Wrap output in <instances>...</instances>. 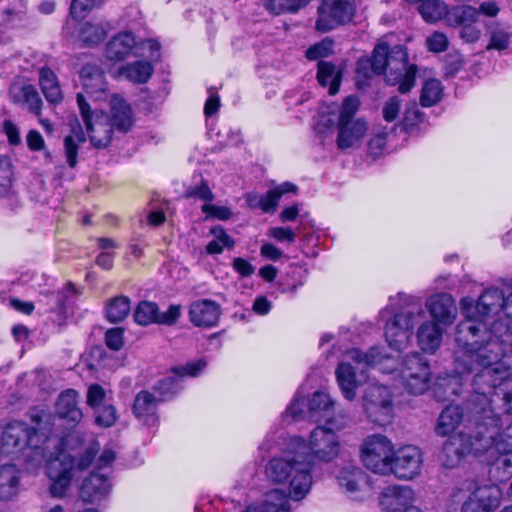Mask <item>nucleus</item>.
<instances>
[{"label":"nucleus","instance_id":"nucleus-46","mask_svg":"<svg viewBox=\"0 0 512 512\" xmlns=\"http://www.w3.org/2000/svg\"><path fill=\"white\" fill-rule=\"evenodd\" d=\"M158 306L154 302L142 301L134 311V320L137 324L147 326L153 323L157 324Z\"/></svg>","mask_w":512,"mask_h":512},{"label":"nucleus","instance_id":"nucleus-10","mask_svg":"<svg viewBox=\"0 0 512 512\" xmlns=\"http://www.w3.org/2000/svg\"><path fill=\"white\" fill-rule=\"evenodd\" d=\"M480 435H482V426H476L474 433L460 432L448 439L442 449L443 465L453 468L465 455L478 456L485 453L487 442H481Z\"/></svg>","mask_w":512,"mask_h":512},{"label":"nucleus","instance_id":"nucleus-14","mask_svg":"<svg viewBox=\"0 0 512 512\" xmlns=\"http://www.w3.org/2000/svg\"><path fill=\"white\" fill-rule=\"evenodd\" d=\"M77 103L91 144L98 149L106 148L111 142L114 127L109 117L104 113H92L81 93L77 94Z\"/></svg>","mask_w":512,"mask_h":512},{"label":"nucleus","instance_id":"nucleus-54","mask_svg":"<svg viewBox=\"0 0 512 512\" xmlns=\"http://www.w3.org/2000/svg\"><path fill=\"white\" fill-rule=\"evenodd\" d=\"M495 340L503 343V354L500 356V358L501 361L507 362V356L512 355V321L503 323L502 337L498 339L495 338Z\"/></svg>","mask_w":512,"mask_h":512},{"label":"nucleus","instance_id":"nucleus-38","mask_svg":"<svg viewBox=\"0 0 512 512\" xmlns=\"http://www.w3.org/2000/svg\"><path fill=\"white\" fill-rule=\"evenodd\" d=\"M39 85L48 102L54 104L61 102L62 91L55 73L50 68H40Z\"/></svg>","mask_w":512,"mask_h":512},{"label":"nucleus","instance_id":"nucleus-1","mask_svg":"<svg viewBox=\"0 0 512 512\" xmlns=\"http://www.w3.org/2000/svg\"><path fill=\"white\" fill-rule=\"evenodd\" d=\"M504 300L503 291L495 287L486 289L477 302L470 296L461 299L463 320L455 330V373L437 377L434 389L439 399L457 396L464 374H474L475 385L485 392L512 378V355L507 362L501 361L503 343L495 340L502 337Z\"/></svg>","mask_w":512,"mask_h":512},{"label":"nucleus","instance_id":"nucleus-58","mask_svg":"<svg viewBox=\"0 0 512 512\" xmlns=\"http://www.w3.org/2000/svg\"><path fill=\"white\" fill-rule=\"evenodd\" d=\"M449 44L447 36L442 32H434L431 36L427 37V48L432 52H443L447 49Z\"/></svg>","mask_w":512,"mask_h":512},{"label":"nucleus","instance_id":"nucleus-55","mask_svg":"<svg viewBox=\"0 0 512 512\" xmlns=\"http://www.w3.org/2000/svg\"><path fill=\"white\" fill-rule=\"evenodd\" d=\"M182 314V306L180 304H172L168 307L167 311L159 312L157 324L174 325Z\"/></svg>","mask_w":512,"mask_h":512},{"label":"nucleus","instance_id":"nucleus-51","mask_svg":"<svg viewBox=\"0 0 512 512\" xmlns=\"http://www.w3.org/2000/svg\"><path fill=\"white\" fill-rule=\"evenodd\" d=\"M106 391L99 384H91L87 390L86 403L92 409H96L99 406L107 404L106 402Z\"/></svg>","mask_w":512,"mask_h":512},{"label":"nucleus","instance_id":"nucleus-17","mask_svg":"<svg viewBox=\"0 0 512 512\" xmlns=\"http://www.w3.org/2000/svg\"><path fill=\"white\" fill-rule=\"evenodd\" d=\"M478 22V11L470 5L451 7L448 18V26L460 27L459 37L465 43H475L480 40L482 31L476 26Z\"/></svg>","mask_w":512,"mask_h":512},{"label":"nucleus","instance_id":"nucleus-4","mask_svg":"<svg viewBox=\"0 0 512 512\" xmlns=\"http://www.w3.org/2000/svg\"><path fill=\"white\" fill-rule=\"evenodd\" d=\"M359 106L358 97L350 95L341 105L330 104L322 107L315 126L317 133L325 135L337 126L338 149L357 147L368 131V122L362 117H356Z\"/></svg>","mask_w":512,"mask_h":512},{"label":"nucleus","instance_id":"nucleus-28","mask_svg":"<svg viewBox=\"0 0 512 512\" xmlns=\"http://www.w3.org/2000/svg\"><path fill=\"white\" fill-rule=\"evenodd\" d=\"M162 400L147 391H141L136 395L132 407L135 417L144 425H155L158 420L157 406Z\"/></svg>","mask_w":512,"mask_h":512},{"label":"nucleus","instance_id":"nucleus-31","mask_svg":"<svg viewBox=\"0 0 512 512\" xmlns=\"http://www.w3.org/2000/svg\"><path fill=\"white\" fill-rule=\"evenodd\" d=\"M20 473L14 464L3 462L0 457V500L13 499L19 489Z\"/></svg>","mask_w":512,"mask_h":512},{"label":"nucleus","instance_id":"nucleus-40","mask_svg":"<svg viewBox=\"0 0 512 512\" xmlns=\"http://www.w3.org/2000/svg\"><path fill=\"white\" fill-rule=\"evenodd\" d=\"M153 71L152 62L145 60L131 62L120 69V73L133 83H146Z\"/></svg>","mask_w":512,"mask_h":512},{"label":"nucleus","instance_id":"nucleus-49","mask_svg":"<svg viewBox=\"0 0 512 512\" xmlns=\"http://www.w3.org/2000/svg\"><path fill=\"white\" fill-rule=\"evenodd\" d=\"M308 401H306L301 395L300 392H297L293 401L288 406L284 413V418L290 417L294 421L308 419Z\"/></svg>","mask_w":512,"mask_h":512},{"label":"nucleus","instance_id":"nucleus-29","mask_svg":"<svg viewBox=\"0 0 512 512\" xmlns=\"http://www.w3.org/2000/svg\"><path fill=\"white\" fill-rule=\"evenodd\" d=\"M334 411V401L331 399L329 394L323 391L315 392L312 398L308 400L307 413L310 421L318 422L325 420L327 423L335 426L332 419Z\"/></svg>","mask_w":512,"mask_h":512},{"label":"nucleus","instance_id":"nucleus-35","mask_svg":"<svg viewBox=\"0 0 512 512\" xmlns=\"http://www.w3.org/2000/svg\"><path fill=\"white\" fill-rule=\"evenodd\" d=\"M485 28L489 38L486 46L487 51H503L509 47L512 32L507 26L499 22H488L485 24Z\"/></svg>","mask_w":512,"mask_h":512},{"label":"nucleus","instance_id":"nucleus-8","mask_svg":"<svg viewBox=\"0 0 512 512\" xmlns=\"http://www.w3.org/2000/svg\"><path fill=\"white\" fill-rule=\"evenodd\" d=\"M371 66L375 74L385 73L389 85L398 84L401 93L409 92L415 84L417 67L408 63L407 52L401 45L391 50L385 42L376 45Z\"/></svg>","mask_w":512,"mask_h":512},{"label":"nucleus","instance_id":"nucleus-13","mask_svg":"<svg viewBox=\"0 0 512 512\" xmlns=\"http://www.w3.org/2000/svg\"><path fill=\"white\" fill-rule=\"evenodd\" d=\"M393 452V443L382 434L367 436L361 445L363 464L367 469L381 475L389 474Z\"/></svg>","mask_w":512,"mask_h":512},{"label":"nucleus","instance_id":"nucleus-24","mask_svg":"<svg viewBox=\"0 0 512 512\" xmlns=\"http://www.w3.org/2000/svg\"><path fill=\"white\" fill-rule=\"evenodd\" d=\"M80 78L85 93L94 101L108 99L107 82L103 71L95 64H86L81 68Z\"/></svg>","mask_w":512,"mask_h":512},{"label":"nucleus","instance_id":"nucleus-23","mask_svg":"<svg viewBox=\"0 0 512 512\" xmlns=\"http://www.w3.org/2000/svg\"><path fill=\"white\" fill-rule=\"evenodd\" d=\"M415 500L414 491L404 485H389L381 490L378 496V505L388 512L404 510Z\"/></svg>","mask_w":512,"mask_h":512},{"label":"nucleus","instance_id":"nucleus-61","mask_svg":"<svg viewBox=\"0 0 512 512\" xmlns=\"http://www.w3.org/2000/svg\"><path fill=\"white\" fill-rule=\"evenodd\" d=\"M124 330L122 328H111L106 331L105 342L112 350H120L124 344Z\"/></svg>","mask_w":512,"mask_h":512},{"label":"nucleus","instance_id":"nucleus-20","mask_svg":"<svg viewBox=\"0 0 512 512\" xmlns=\"http://www.w3.org/2000/svg\"><path fill=\"white\" fill-rule=\"evenodd\" d=\"M55 417L68 427H75L82 418L80 395L74 389L62 391L55 402Z\"/></svg>","mask_w":512,"mask_h":512},{"label":"nucleus","instance_id":"nucleus-53","mask_svg":"<svg viewBox=\"0 0 512 512\" xmlns=\"http://www.w3.org/2000/svg\"><path fill=\"white\" fill-rule=\"evenodd\" d=\"M332 49H333L332 40L326 38V39L314 44L310 48H308L306 51V57L309 60H317L320 58H324V57L329 56L332 53Z\"/></svg>","mask_w":512,"mask_h":512},{"label":"nucleus","instance_id":"nucleus-5","mask_svg":"<svg viewBox=\"0 0 512 512\" xmlns=\"http://www.w3.org/2000/svg\"><path fill=\"white\" fill-rule=\"evenodd\" d=\"M36 426L30 428L25 422L11 421L0 431V446L3 454L18 456L26 450L28 458L42 457V445L48 440L52 432V416L39 412L32 416Z\"/></svg>","mask_w":512,"mask_h":512},{"label":"nucleus","instance_id":"nucleus-6","mask_svg":"<svg viewBox=\"0 0 512 512\" xmlns=\"http://www.w3.org/2000/svg\"><path fill=\"white\" fill-rule=\"evenodd\" d=\"M309 461L301 455L288 451L286 444L284 456L271 458L265 466V475L269 482L288 487L289 496L295 501L302 500L312 485Z\"/></svg>","mask_w":512,"mask_h":512},{"label":"nucleus","instance_id":"nucleus-22","mask_svg":"<svg viewBox=\"0 0 512 512\" xmlns=\"http://www.w3.org/2000/svg\"><path fill=\"white\" fill-rule=\"evenodd\" d=\"M10 100L29 112L39 116L41 114L42 99L34 85L26 80L17 78L13 80L9 86Z\"/></svg>","mask_w":512,"mask_h":512},{"label":"nucleus","instance_id":"nucleus-52","mask_svg":"<svg viewBox=\"0 0 512 512\" xmlns=\"http://www.w3.org/2000/svg\"><path fill=\"white\" fill-rule=\"evenodd\" d=\"M402 108V100L397 96L388 98L382 107V116L386 122H394L399 118Z\"/></svg>","mask_w":512,"mask_h":512},{"label":"nucleus","instance_id":"nucleus-16","mask_svg":"<svg viewBox=\"0 0 512 512\" xmlns=\"http://www.w3.org/2000/svg\"><path fill=\"white\" fill-rule=\"evenodd\" d=\"M423 464L421 450L413 445H406L393 452L389 474L400 480H412L420 474Z\"/></svg>","mask_w":512,"mask_h":512},{"label":"nucleus","instance_id":"nucleus-64","mask_svg":"<svg viewBox=\"0 0 512 512\" xmlns=\"http://www.w3.org/2000/svg\"><path fill=\"white\" fill-rule=\"evenodd\" d=\"M388 132L385 129L376 130L369 141L370 151L377 155L380 153L386 144V137Z\"/></svg>","mask_w":512,"mask_h":512},{"label":"nucleus","instance_id":"nucleus-3","mask_svg":"<svg viewBox=\"0 0 512 512\" xmlns=\"http://www.w3.org/2000/svg\"><path fill=\"white\" fill-rule=\"evenodd\" d=\"M347 357L357 365H379L383 373L395 374L411 394H423L430 387V366L420 353L414 352L405 356L397 367V361L382 355L378 347H372L366 353H362L359 349H352L347 352Z\"/></svg>","mask_w":512,"mask_h":512},{"label":"nucleus","instance_id":"nucleus-9","mask_svg":"<svg viewBox=\"0 0 512 512\" xmlns=\"http://www.w3.org/2000/svg\"><path fill=\"white\" fill-rule=\"evenodd\" d=\"M340 439L331 428L319 425L309 434L308 441L300 436L288 440V451L301 455L309 461V466L315 462L330 463L340 454Z\"/></svg>","mask_w":512,"mask_h":512},{"label":"nucleus","instance_id":"nucleus-50","mask_svg":"<svg viewBox=\"0 0 512 512\" xmlns=\"http://www.w3.org/2000/svg\"><path fill=\"white\" fill-rule=\"evenodd\" d=\"M93 412L96 424L105 428L113 426L118 418L115 407L110 403L99 406Z\"/></svg>","mask_w":512,"mask_h":512},{"label":"nucleus","instance_id":"nucleus-48","mask_svg":"<svg viewBox=\"0 0 512 512\" xmlns=\"http://www.w3.org/2000/svg\"><path fill=\"white\" fill-rule=\"evenodd\" d=\"M13 169L9 157L0 156V196H7L12 191Z\"/></svg>","mask_w":512,"mask_h":512},{"label":"nucleus","instance_id":"nucleus-56","mask_svg":"<svg viewBox=\"0 0 512 512\" xmlns=\"http://www.w3.org/2000/svg\"><path fill=\"white\" fill-rule=\"evenodd\" d=\"M96 0H73L70 15L73 19H82L95 6Z\"/></svg>","mask_w":512,"mask_h":512},{"label":"nucleus","instance_id":"nucleus-57","mask_svg":"<svg viewBox=\"0 0 512 512\" xmlns=\"http://www.w3.org/2000/svg\"><path fill=\"white\" fill-rule=\"evenodd\" d=\"M186 197L202 201H212L214 199V195L205 181H202L200 185L189 187L186 190Z\"/></svg>","mask_w":512,"mask_h":512},{"label":"nucleus","instance_id":"nucleus-36","mask_svg":"<svg viewBox=\"0 0 512 512\" xmlns=\"http://www.w3.org/2000/svg\"><path fill=\"white\" fill-rule=\"evenodd\" d=\"M463 420V411L459 406H447L439 415L435 432L438 436H447L454 432Z\"/></svg>","mask_w":512,"mask_h":512},{"label":"nucleus","instance_id":"nucleus-18","mask_svg":"<svg viewBox=\"0 0 512 512\" xmlns=\"http://www.w3.org/2000/svg\"><path fill=\"white\" fill-rule=\"evenodd\" d=\"M75 468L74 459L67 453L49 461L47 475L51 480L50 493L53 497L61 498L68 490Z\"/></svg>","mask_w":512,"mask_h":512},{"label":"nucleus","instance_id":"nucleus-21","mask_svg":"<svg viewBox=\"0 0 512 512\" xmlns=\"http://www.w3.org/2000/svg\"><path fill=\"white\" fill-rule=\"evenodd\" d=\"M339 486L352 499L360 500L369 493L368 476L359 467L344 466L337 476Z\"/></svg>","mask_w":512,"mask_h":512},{"label":"nucleus","instance_id":"nucleus-42","mask_svg":"<svg viewBox=\"0 0 512 512\" xmlns=\"http://www.w3.org/2000/svg\"><path fill=\"white\" fill-rule=\"evenodd\" d=\"M130 310V299L126 296L114 297L105 306L106 317L111 323L123 321L129 315Z\"/></svg>","mask_w":512,"mask_h":512},{"label":"nucleus","instance_id":"nucleus-11","mask_svg":"<svg viewBox=\"0 0 512 512\" xmlns=\"http://www.w3.org/2000/svg\"><path fill=\"white\" fill-rule=\"evenodd\" d=\"M468 492L461 506V512H493L502 499L501 489L494 484L474 486L473 482H466L464 488L457 489L453 494L455 500H460Z\"/></svg>","mask_w":512,"mask_h":512},{"label":"nucleus","instance_id":"nucleus-33","mask_svg":"<svg viewBox=\"0 0 512 512\" xmlns=\"http://www.w3.org/2000/svg\"><path fill=\"white\" fill-rule=\"evenodd\" d=\"M111 117L113 126L122 131H128L133 125V116L130 106L119 95H113L110 100Z\"/></svg>","mask_w":512,"mask_h":512},{"label":"nucleus","instance_id":"nucleus-37","mask_svg":"<svg viewBox=\"0 0 512 512\" xmlns=\"http://www.w3.org/2000/svg\"><path fill=\"white\" fill-rule=\"evenodd\" d=\"M86 142L85 133L80 124L71 125V133L64 138V152L70 168L77 165V156L80 145Z\"/></svg>","mask_w":512,"mask_h":512},{"label":"nucleus","instance_id":"nucleus-47","mask_svg":"<svg viewBox=\"0 0 512 512\" xmlns=\"http://www.w3.org/2000/svg\"><path fill=\"white\" fill-rule=\"evenodd\" d=\"M309 2L310 0H267L266 8L276 15L296 13Z\"/></svg>","mask_w":512,"mask_h":512},{"label":"nucleus","instance_id":"nucleus-2","mask_svg":"<svg viewBox=\"0 0 512 512\" xmlns=\"http://www.w3.org/2000/svg\"><path fill=\"white\" fill-rule=\"evenodd\" d=\"M470 382L471 395L468 403L471 411L476 417V426H482V435L479 436L480 441L487 442V450H494L495 452H507L512 449V421L510 422L508 416H503L496 412L492 407L495 402V397L500 399L495 389L501 386L497 384L491 388L490 391L482 389L480 386L475 385L474 375L470 377L464 374V382ZM463 385V384H461ZM462 393V386H460V395Z\"/></svg>","mask_w":512,"mask_h":512},{"label":"nucleus","instance_id":"nucleus-43","mask_svg":"<svg viewBox=\"0 0 512 512\" xmlns=\"http://www.w3.org/2000/svg\"><path fill=\"white\" fill-rule=\"evenodd\" d=\"M289 493L280 489L271 490L262 503L263 512H289Z\"/></svg>","mask_w":512,"mask_h":512},{"label":"nucleus","instance_id":"nucleus-32","mask_svg":"<svg viewBox=\"0 0 512 512\" xmlns=\"http://www.w3.org/2000/svg\"><path fill=\"white\" fill-rule=\"evenodd\" d=\"M336 380L345 399L352 401L357 395L359 381L356 378L355 368L346 361L339 363L336 369Z\"/></svg>","mask_w":512,"mask_h":512},{"label":"nucleus","instance_id":"nucleus-30","mask_svg":"<svg viewBox=\"0 0 512 512\" xmlns=\"http://www.w3.org/2000/svg\"><path fill=\"white\" fill-rule=\"evenodd\" d=\"M111 489L107 476L100 472H92L81 487L80 496L84 502L94 503L105 497Z\"/></svg>","mask_w":512,"mask_h":512},{"label":"nucleus","instance_id":"nucleus-19","mask_svg":"<svg viewBox=\"0 0 512 512\" xmlns=\"http://www.w3.org/2000/svg\"><path fill=\"white\" fill-rule=\"evenodd\" d=\"M425 308L431 316L429 321L437 322L446 328L455 322L458 315L454 297L446 292L429 296L425 301Z\"/></svg>","mask_w":512,"mask_h":512},{"label":"nucleus","instance_id":"nucleus-12","mask_svg":"<svg viewBox=\"0 0 512 512\" xmlns=\"http://www.w3.org/2000/svg\"><path fill=\"white\" fill-rule=\"evenodd\" d=\"M362 406L367 417L375 424L386 425L393 418V395L386 385L369 383L362 396Z\"/></svg>","mask_w":512,"mask_h":512},{"label":"nucleus","instance_id":"nucleus-39","mask_svg":"<svg viewBox=\"0 0 512 512\" xmlns=\"http://www.w3.org/2000/svg\"><path fill=\"white\" fill-rule=\"evenodd\" d=\"M418 11L427 23H436L445 19L448 25L451 8H448L442 0H426L419 5Z\"/></svg>","mask_w":512,"mask_h":512},{"label":"nucleus","instance_id":"nucleus-15","mask_svg":"<svg viewBox=\"0 0 512 512\" xmlns=\"http://www.w3.org/2000/svg\"><path fill=\"white\" fill-rule=\"evenodd\" d=\"M354 13L355 6L350 0H322L317 10L315 29L321 33L329 32L350 22Z\"/></svg>","mask_w":512,"mask_h":512},{"label":"nucleus","instance_id":"nucleus-7","mask_svg":"<svg viewBox=\"0 0 512 512\" xmlns=\"http://www.w3.org/2000/svg\"><path fill=\"white\" fill-rule=\"evenodd\" d=\"M394 301L399 311L387 319L384 335L390 348L402 351L408 347L415 325L424 317V310L417 296L399 292L390 297V302Z\"/></svg>","mask_w":512,"mask_h":512},{"label":"nucleus","instance_id":"nucleus-45","mask_svg":"<svg viewBox=\"0 0 512 512\" xmlns=\"http://www.w3.org/2000/svg\"><path fill=\"white\" fill-rule=\"evenodd\" d=\"M443 86L437 79H429L424 82L420 103L423 107H431L436 105L442 98Z\"/></svg>","mask_w":512,"mask_h":512},{"label":"nucleus","instance_id":"nucleus-34","mask_svg":"<svg viewBox=\"0 0 512 512\" xmlns=\"http://www.w3.org/2000/svg\"><path fill=\"white\" fill-rule=\"evenodd\" d=\"M111 27L106 20L87 21L80 25L78 38L86 45H97L107 36Z\"/></svg>","mask_w":512,"mask_h":512},{"label":"nucleus","instance_id":"nucleus-63","mask_svg":"<svg viewBox=\"0 0 512 512\" xmlns=\"http://www.w3.org/2000/svg\"><path fill=\"white\" fill-rule=\"evenodd\" d=\"M202 212L219 220H227L232 214L230 209L225 206H216L207 203L202 206Z\"/></svg>","mask_w":512,"mask_h":512},{"label":"nucleus","instance_id":"nucleus-62","mask_svg":"<svg viewBox=\"0 0 512 512\" xmlns=\"http://www.w3.org/2000/svg\"><path fill=\"white\" fill-rule=\"evenodd\" d=\"M268 236L274 238L281 243H293L296 238V234L287 227H273L268 230Z\"/></svg>","mask_w":512,"mask_h":512},{"label":"nucleus","instance_id":"nucleus-44","mask_svg":"<svg viewBox=\"0 0 512 512\" xmlns=\"http://www.w3.org/2000/svg\"><path fill=\"white\" fill-rule=\"evenodd\" d=\"M210 233L213 239L207 244L206 252L209 255L221 254L224 248H233L234 240L225 232L221 226L211 228Z\"/></svg>","mask_w":512,"mask_h":512},{"label":"nucleus","instance_id":"nucleus-27","mask_svg":"<svg viewBox=\"0 0 512 512\" xmlns=\"http://www.w3.org/2000/svg\"><path fill=\"white\" fill-rule=\"evenodd\" d=\"M137 48L136 38L133 33L123 31L111 38L106 45V58L109 61H123L131 55H137L135 49Z\"/></svg>","mask_w":512,"mask_h":512},{"label":"nucleus","instance_id":"nucleus-25","mask_svg":"<svg viewBox=\"0 0 512 512\" xmlns=\"http://www.w3.org/2000/svg\"><path fill=\"white\" fill-rule=\"evenodd\" d=\"M189 320L197 327L210 328L218 324L221 308L209 299L197 300L190 304Z\"/></svg>","mask_w":512,"mask_h":512},{"label":"nucleus","instance_id":"nucleus-41","mask_svg":"<svg viewBox=\"0 0 512 512\" xmlns=\"http://www.w3.org/2000/svg\"><path fill=\"white\" fill-rule=\"evenodd\" d=\"M317 80L320 85H329V94L335 95L339 91L341 76L332 63L320 61L318 63Z\"/></svg>","mask_w":512,"mask_h":512},{"label":"nucleus","instance_id":"nucleus-60","mask_svg":"<svg viewBox=\"0 0 512 512\" xmlns=\"http://www.w3.org/2000/svg\"><path fill=\"white\" fill-rule=\"evenodd\" d=\"M206 365V361L199 359L197 361L187 363L185 366L176 367L173 369V372L177 376L189 375L195 377L204 370Z\"/></svg>","mask_w":512,"mask_h":512},{"label":"nucleus","instance_id":"nucleus-26","mask_svg":"<svg viewBox=\"0 0 512 512\" xmlns=\"http://www.w3.org/2000/svg\"><path fill=\"white\" fill-rule=\"evenodd\" d=\"M446 327L437 322L423 321L417 331V345L424 353L434 354L438 351L443 342V335Z\"/></svg>","mask_w":512,"mask_h":512},{"label":"nucleus","instance_id":"nucleus-59","mask_svg":"<svg viewBox=\"0 0 512 512\" xmlns=\"http://www.w3.org/2000/svg\"><path fill=\"white\" fill-rule=\"evenodd\" d=\"M422 118V114L415 103L408 105L404 112L402 125L406 130L416 126Z\"/></svg>","mask_w":512,"mask_h":512}]
</instances>
